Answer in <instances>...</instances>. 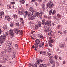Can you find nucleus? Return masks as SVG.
I'll list each match as a JSON object with an SVG mask.
<instances>
[{
    "label": "nucleus",
    "mask_w": 67,
    "mask_h": 67,
    "mask_svg": "<svg viewBox=\"0 0 67 67\" xmlns=\"http://www.w3.org/2000/svg\"><path fill=\"white\" fill-rule=\"evenodd\" d=\"M8 34V32H7L5 33V34L3 35L0 37V44H1L3 41H5L6 37H7V35Z\"/></svg>",
    "instance_id": "1"
},
{
    "label": "nucleus",
    "mask_w": 67,
    "mask_h": 67,
    "mask_svg": "<svg viewBox=\"0 0 67 67\" xmlns=\"http://www.w3.org/2000/svg\"><path fill=\"white\" fill-rule=\"evenodd\" d=\"M32 15L34 17H36V16L37 17L39 16V17L40 19L42 18V14L41 13H40L38 12L36 13V11H34L32 12Z\"/></svg>",
    "instance_id": "2"
},
{
    "label": "nucleus",
    "mask_w": 67,
    "mask_h": 67,
    "mask_svg": "<svg viewBox=\"0 0 67 67\" xmlns=\"http://www.w3.org/2000/svg\"><path fill=\"white\" fill-rule=\"evenodd\" d=\"M47 4V7L49 8H52L54 7V3L52 1L49 2Z\"/></svg>",
    "instance_id": "3"
},
{
    "label": "nucleus",
    "mask_w": 67,
    "mask_h": 67,
    "mask_svg": "<svg viewBox=\"0 0 67 67\" xmlns=\"http://www.w3.org/2000/svg\"><path fill=\"white\" fill-rule=\"evenodd\" d=\"M25 12V14H24V17H26V16H27L29 18V17L30 16V14H31V13H29L27 12V11H26Z\"/></svg>",
    "instance_id": "4"
},
{
    "label": "nucleus",
    "mask_w": 67,
    "mask_h": 67,
    "mask_svg": "<svg viewBox=\"0 0 67 67\" xmlns=\"http://www.w3.org/2000/svg\"><path fill=\"white\" fill-rule=\"evenodd\" d=\"M51 22L49 21H47L45 22V24L46 25L49 26H51Z\"/></svg>",
    "instance_id": "5"
},
{
    "label": "nucleus",
    "mask_w": 67,
    "mask_h": 67,
    "mask_svg": "<svg viewBox=\"0 0 67 67\" xmlns=\"http://www.w3.org/2000/svg\"><path fill=\"white\" fill-rule=\"evenodd\" d=\"M9 34H10L11 36H12V37H13L14 35L12 29H10L9 31Z\"/></svg>",
    "instance_id": "6"
},
{
    "label": "nucleus",
    "mask_w": 67,
    "mask_h": 67,
    "mask_svg": "<svg viewBox=\"0 0 67 67\" xmlns=\"http://www.w3.org/2000/svg\"><path fill=\"white\" fill-rule=\"evenodd\" d=\"M34 45L32 46L33 48H35V49H36L37 48H38V44L36 43H35Z\"/></svg>",
    "instance_id": "7"
},
{
    "label": "nucleus",
    "mask_w": 67,
    "mask_h": 67,
    "mask_svg": "<svg viewBox=\"0 0 67 67\" xmlns=\"http://www.w3.org/2000/svg\"><path fill=\"white\" fill-rule=\"evenodd\" d=\"M12 43V42L11 41H8L7 42V45L8 46L10 47L11 46V44Z\"/></svg>",
    "instance_id": "8"
},
{
    "label": "nucleus",
    "mask_w": 67,
    "mask_h": 67,
    "mask_svg": "<svg viewBox=\"0 0 67 67\" xmlns=\"http://www.w3.org/2000/svg\"><path fill=\"white\" fill-rule=\"evenodd\" d=\"M29 15H30V16L28 18H29L30 19V20H34V19H35V18H34L35 17L33 16H32V14H30Z\"/></svg>",
    "instance_id": "9"
},
{
    "label": "nucleus",
    "mask_w": 67,
    "mask_h": 67,
    "mask_svg": "<svg viewBox=\"0 0 67 67\" xmlns=\"http://www.w3.org/2000/svg\"><path fill=\"white\" fill-rule=\"evenodd\" d=\"M15 32L16 34L19 33V32H20V29L19 28H18L17 29H16L15 30Z\"/></svg>",
    "instance_id": "10"
},
{
    "label": "nucleus",
    "mask_w": 67,
    "mask_h": 67,
    "mask_svg": "<svg viewBox=\"0 0 67 67\" xmlns=\"http://www.w3.org/2000/svg\"><path fill=\"white\" fill-rule=\"evenodd\" d=\"M4 14V13L3 12H1L0 13V18H2V16Z\"/></svg>",
    "instance_id": "11"
},
{
    "label": "nucleus",
    "mask_w": 67,
    "mask_h": 67,
    "mask_svg": "<svg viewBox=\"0 0 67 67\" xmlns=\"http://www.w3.org/2000/svg\"><path fill=\"white\" fill-rule=\"evenodd\" d=\"M25 12L23 10L19 11L18 12V14H24Z\"/></svg>",
    "instance_id": "12"
},
{
    "label": "nucleus",
    "mask_w": 67,
    "mask_h": 67,
    "mask_svg": "<svg viewBox=\"0 0 67 67\" xmlns=\"http://www.w3.org/2000/svg\"><path fill=\"white\" fill-rule=\"evenodd\" d=\"M35 42L37 44H40V40L38 39H36L35 41Z\"/></svg>",
    "instance_id": "13"
},
{
    "label": "nucleus",
    "mask_w": 67,
    "mask_h": 67,
    "mask_svg": "<svg viewBox=\"0 0 67 67\" xmlns=\"http://www.w3.org/2000/svg\"><path fill=\"white\" fill-rule=\"evenodd\" d=\"M44 46V42H42L41 43L40 45H39V48H41L42 46Z\"/></svg>",
    "instance_id": "14"
},
{
    "label": "nucleus",
    "mask_w": 67,
    "mask_h": 67,
    "mask_svg": "<svg viewBox=\"0 0 67 67\" xmlns=\"http://www.w3.org/2000/svg\"><path fill=\"white\" fill-rule=\"evenodd\" d=\"M41 6L43 10L45 9V5L44 3H42V4Z\"/></svg>",
    "instance_id": "15"
},
{
    "label": "nucleus",
    "mask_w": 67,
    "mask_h": 67,
    "mask_svg": "<svg viewBox=\"0 0 67 67\" xmlns=\"http://www.w3.org/2000/svg\"><path fill=\"white\" fill-rule=\"evenodd\" d=\"M5 18L6 19H7V20L8 21H9L11 20V18H10V17L9 16H6Z\"/></svg>",
    "instance_id": "16"
},
{
    "label": "nucleus",
    "mask_w": 67,
    "mask_h": 67,
    "mask_svg": "<svg viewBox=\"0 0 67 67\" xmlns=\"http://www.w3.org/2000/svg\"><path fill=\"white\" fill-rule=\"evenodd\" d=\"M49 59L50 60H54V57H53V56H51L49 57Z\"/></svg>",
    "instance_id": "17"
},
{
    "label": "nucleus",
    "mask_w": 67,
    "mask_h": 67,
    "mask_svg": "<svg viewBox=\"0 0 67 67\" xmlns=\"http://www.w3.org/2000/svg\"><path fill=\"white\" fill-rule=\"evenodd\" d=\"M64 44H60V45H59V47H60V48H64Z\"/></svg>",
    "instance_id": "18"
},
{
    "label": "nucleus",
    "mask_w": 67,
    "mask_h": 67,
    "mask_svg": "<svg viewBox=\"0 0 67 67\" xmlns=\"http://www.w3.org/2000/svg\"><path fill=\"white\" fill-rule=\"evenodd\" d=\"M40 63L39 61V60H38V59L36 62V64H36V65H39V64H40Z\"/></svg>",
    "instance_id": "19"
},
{
    "label": "nucleus",
    "mask_w": 67,
    "mask_h": 67,
    "mask_svg": "<svg viewBox=\"0 0 67 67\" xmlns=\"http://www.w3.org/2000/svg\"><path fill=\"white\" fill-rule=\"evenodd\" d=\"M19 2L20 3H21L22 4H24L25 3V1L24 0H20Z\"/></svg>",
    "instance_id": "20"
},
{
    "label": "nucleus",
    "mask_w": 67,
    "mask_h": 67,
    "mask_svg": "<svg viewBox=\"0 0 67 67\" xmlns=\"http://www.w3.org/2000/svg\"><path fill=\"white\" fill-rule=\"evenodd\" d=\"M30 66H31L32 67H37V65L36 64H35L33 65V64H30Z\"/></svg>",
    "instance_id": "21"
},
{
    "label": "nucleus",
    "mask_w": 67,
    "mask_h": 67,
    "mask_svg": "<svg viewBox=\"0 0 67 67\" xmlns=\"http://www.w3.org/2000/svg\"><path fill=\"white\" fill-rule=\"evenodd\" d=\"M29 11L30 12H32L34 11V9L32 7L29 8Z\"/></svg>",
    "instance_id": "22"
},
{
    "label": "nucleus",
    "mask_w": 67,
    "mask_h": 67,
    "mask_svg": "<svg viewBox=\"0 0 67 67\" xmlns=\"http://www.w3.org/2000/svg\"><path fill=\"white\" fill-rule=\"evenodd\" d=\"M50 31V32L48 33L49 35H52V33L53 32V31H52V30H51Z\"/></svg>",
    "instance_id": "23"
},
{
    "label": "nucleus",
    "mask_w": 67,
    "mask_h": 67,
    "mask_svg": "<svg viewBox=\"0 0 67 67\" xmlns=\"http://www.w3.org/2000/svg\"><path fill=\"white\" fill-rule=\"evenodd\" d=\"M7 28V26L6 25H4L3 27V29L4 30H6Z\"/></svg>",
    "instance_id": "24"
},
{
    "label": "nucleus",
    "mask_w": 67,
    "mask_h": 67,
    "mask_svg": "<svg viewBox=\"0 0 67 67\" xmlns=\"http://www.w3.org/2000/svg\"><path fill=\"white\" fill-rule=\"evenodd\" d=\"M45 30H44V31L45 32H48V30H47V27H45Z\"/></svg>",
    "instance_id": "25"
},
{
    "label": "nucleus",
    "mask_w": 67,
    "mask_h": 67,
    "mask_svg": "<svg viewBox=\"0 0 67 67\" xmlns=\"http://www.w3.org/2000/svg\"><path fill=\"white\" fill-rule=\"evenodd\" d=\"M20 21L21 22V23H23V18H20Z\"/></svg>",
    "instance_id": "26"
},
{
    "label": "nucleus",
    "mask_w": 67,
    "mask_h": 67,
    "mask_svg": "<svg viewBox=\"0 0 67 67\" xmlns=\"http://www.w3.org/2000/svg\"><path fill=\"white\" fill-rule=\"evenodd\" d=\"M15 52H14L13 54V57L14 58H15Z\"/></svg>",
    "instance_id": "27"
},
{
    "label": "nucleus",
    "mask_w": 67,
    "mask_h": 67,
    "mask_svg": "<svg viewBox=\"0 0 67 67\" xmlns=\"http://www.w3.org/2000/svg\"><path fill=\"white\" fill-rule=\"evenodd\" d=\"M42 23L43 24H45V19H44L42 20Z\"/></svg>",
    "instance_id": "28"
},
{
    "label": "nucleus",
    "mask_w": 67,
    "mask_h": 67,
    "mask_svg": "<svg viewBox=\"0 0 67 67\" xmlns=\"http://www.w3.org/2000/svg\"><path fill=\"white\" fill-rule=\"evenodd\" d=\"M49 43H54V41L53 39L49 41Z\"/></svg>",
    "instance_id": "29"
},
{
    "label": "nucleus",
    "mask_w": 67,
    "mask_h": 67,
    "mask_svg": "<svg viewBox=\"0 0 67 67\" xmlns=\"http://www.w3.org/2000/svg\"><path fill=\"white\" fill-rule=\"evenodd\" d=\"M50 62L51 64H52L53 63H54V60H50Z\"/></svg>",
    "instance_id": "30"
},
{
    "label": "nucleus",
    "mask_w": 67,
    "mask_h": 67,
    "mask_svg": "<svg viewBox=\"0 0 67 67\" xmlns=\"http://www.w3.org/2000/svg\"><path fill=\"white\" fill-rule=\"evenodd\" d=\"M52 14L54 15L56 14V11L54 10L53 11L52 13Z\"/></svg>",
    "instance_id": "31"
},
{
    "label": "nucleus",
    "mask_w": 67,
    "mask_h": 67,
    "mask_svg": "<svg viewBox=\"0 0 67 67\" xmlns=\"http://www.w3.org/2000/svg\"><path fill=\"white\" fill-rule=\"evenodd\" d=\"M60 16H61V15L60 14H58L57 15V17L58 18H60Z\"/></svg>",
    "instance_id": "32"
},
{
    "label": "nucleus",
    "mask_w": 67,
    "mask_h": 67,
    "mask_svg": "<svg viewBox=\"0 0 67 67\" xmlns=\"http://www.w3.org/2000/svg\"><path fill=\"white\" fill-rule=\"evenodd\" d=\"M47 55L48 56H50L51 55V53H49V52H48L47 53Z\"/></svg>",
    "instance_id": "33"
},
{
    "label": "nucleus",
    "mask_w": 67,
    "mask_h": 67,
    "mask_svg": "<svg viewBox=\"0 0 67 67\" xmlns=\"http://www.w3.org/2000/svg\"><path fill=\"white\" fill-rule=\"evenodd\" d=\"M60 27V25H59L57 26V29H59Z\"/></svg>",
    "instance_id": "34"
},
{
    "label": "nucleus",
    "mask_w": 67,
    "mask_h": 67,
    "mask_svg": "<svg viewBox=\"0 0 67 67\" xmlns=\"http://www.w3.org/2000/svg\"><path fill=\"white\" fill-rule=\"evenodd\" d=\"M39 37L40 38H43V35H40Z\"/></svg>",
    "instance_id": "35"
},
{
    "label": "nucleus",
    "mask_w": 67,
    "mask_h": 67,
    "mask_svg": "<svg viewBox=\"0 0 67 67\" xmlns=\"http://www.w3.org/2000/svg\"><path fill=\"white\" fill-rule=\"evenodd\" d=\"M7 7L8 8V9H11V6H10V5H8L7 6Z\"/></svg>",
    "instance_id": "36"
},
{
    "label": "nucleus",
    "mask_w": 67,
    "mask_h": 67,
    "mask_svg": "<svg viewBox=\"0 0 67 67\" xmlns=\"http://www.w3.org/2000/svg\"><path fill=\"white\" fill-rule=\"evenodd\" d=\"M38 24H39V27L41 26V24H42V23H41V22H39Z\"/></svg>",
    "instance_id": "37"
},
{
    "label": "nucleus",
    "mask_w": 67,
    "mask_h": 67,
    "mask_svg": "<svg viewBox=\"0 0 67 67\" xmlns=\"http://www.w3.org/2000/svg\"><path fill=\"white\" fill-rule=\"evenodd\" d=\"M52 12V10H51L50 11H49V13L50 15H51V14Z\"/></svg>",
    "instance_id": "38"
},
{
    "label": "nucleus",
    "mask_w": 67,
    "mask_h": 67,
    "mask_svg": "<svg viewBox=\"0 0 67 67\" xmlns=\"http://www.w3.org/2000/svg\"><path fill=\"white\" fill-rule=\"evenodd\" d=\"M39 60V61L40 62H41V63H42L43 62V60L42 59H38Z\"/></svg>",
    "instance_id": "39"
},
{
    "label": "nucleus",
    "mask_w": 67,
    "mask_h": 67,
    "mask_svg": "<svg viewBox=\"0 0 67 67\" xmlns=\"http://www.w3.org/2000/svg\"><path fill=\"white\" fill-rule=\"evenodd\" d=\"M17 15H16L15 14L14 16V18L15 19H16L17 18Z\"/></svg>",
    "instance_id": "40"
},
{
    "label": "nucleus",
    "mask_w": 67,
    "mask_h": 67,
    "mask_svg": "<svg viewBox=\"0 0 67 67\" xmlns=\"http://www.w3.org/2000/svg\"><path fill=\"white\" fill-rule=\"evenodd\" d=\"M43 54L44 55H45L46 54V51H44L43 52Z\"/></svg>",
    "instance_id": "41"
},
{
    "label": "nucleus",
    "mask_w": 67,
    "mask_h": 67,
    "mask_svg": "<svg viewBox=\"0 0 67 67\" xmlns=\"http://www.w3.org/2000/svg\"><path fill=\"white\" fill-rule=\"evenodd\" d=\"M63 32L65 33H67V30H65L63 31Z\"/></svg>",
    "instance_id": "42"
},
{
    "label": "nucleus",
    "mask_w": 67,
    "mask_h": 67,
    "mask_svg": "<svg viewBox=\"0 0 67 67\" xmlns=\"http://www.w3.org/2000/svg\"><path fill=\"white\" fill-rule=\"evenodd\" d=\"M47 30H48V31H50L51 30V29L50 28V27H47Z\"/></svg>",
    "instance_id": "43"
},
{
    "label": "nucleus",
    "mask_w": 67,
    "mask_h": 67,
    "mask_svg": "<svg viewBox=\"0 0 67 67\" xmlns=\"http://www.w3.org/2000/svg\"><path fill=\"white\" fill-rule=\"evenodd\" d=\"M49 46H50V47H52L53 46V45L50 43H49Z\"/></svg>",
    "instance_id": "44"
},
{
    "label": "nucleus",
    "mask_w": 67,
    "mask_h": 67,
    "mask_svg": "<svg viewBox=\"0 0 67 67\" xmlns=\"http://www.w3.org/2000/svg\"><path fill=\"white\" fill-rule=\"evenodd\" d=\"M54 58L55 59L57 60V58H58V57H57V56H56L55 55L54 56Z\"/></svg>",
    "instance_id": "45"
},
{
    "label": "nucleus",
    "mask_w": 67,
    "mask_h": 67,
    "mask_svg": "<svg viewBox=\"0 0 67 67\" xmlns=\"http://www.w3.org/2000/svg\"><path fill=\"white\" fill-rule=\"evenodd\" d=\"M40 67H43V64H41L40 65Z\"/></svg>",
    "instance_id": "46"
},
{
    "label": "nucleus",
    "mask_w": 67,
    "mask_h": 67,
    "mask_svg": "<svg viewBox=\"0 0 67 67\" xmlns=\"http://www.w3.org/2000/svg\"><path fill=\"white\" fill-rule=\"evenodd\" d=\"M10 26H11L12 27H13V25L12 23L10 24Z\"/></svg>",
    "instance_id": "47"
},
{
    "label": "nucleus",
    "mask_w": 67,
    "mask_h": 67,
    "mask_svg": "<svg viewBox=\"0 0 67 67\" xmlns=\"http://www.w3.org/2000/svg\"><path fill=\"white\" fill-rule=\"evenodd\" d=\"M43 67H47V65L45 64H43Z\"/></svg>",
    "instance_id": "48"
},
{
    "label": "nucleus",
    "mask_w": 67,
    "mask_h": 67,
    "mask_svg": "<svg viewBox=\"0 0 67 67\" xmlns=\"http://www.w3.org/2000/svg\"><path fill=\"white\" fill-rule=\"evenodd\" d=\"M11 3L13 4H14L15 3V2H11Z\"/></svg>",
    "instance_id": "49"
},
{
    "label": "nucleus",
    "mask_w": 67,
    "mask_h": 67,
    "mask_svg": "<svg viewBox=\"0 0 67 67\" xmlns=\"http://www.w3.org/2000/svg\"><path fill=\"white\" fill-rule=\"evenodd\" d=\"M31 2H36V0H31Z\"/></svg>",
    "instance_id": "50"
},
{
    "label": "nucleus",
    "mask_w": 67,
    "mask_h": 67,
    "mask_svg": "<svg viewBox=\"0 0 67 67\" xmlns=\"http://www.w3.org/2000/svg\"><path fill=\"white\" fill-rule=\"evenodd\" d=\"M19 23H16V26H19Z\"/></svg>",
    "instance_id": "51"
},
{
    "label": "nucleus",
    "mask_w": 67,
    "mask_h": 67,
    "mask_svg": "<svg viewBox=\"0 0 67 67\" xmlns=\"http://www.w3.org/2000/svg\"><path fill=\"white\" fill-rule=\"evenodd\" d=\"M8 50H9V49H12V48H11V47H8Z\"/></svg>",
    "instance_id": "52"
},
{
    "label": "nucleus",
    "mask_w": 67,
    "mask_h": 67,
    "mask_svg": "<svg viewBox=\"0 0 67 67\" xmlns=\"http://www.w3.org/2000/svg\"><path fill=\"white\" fill-rule=\"evenodd\" d=\"M65 63H66V62H65V61H63V65H64V64H65Z\"/></svg>",
    "instance_id": "53"
},
{
    "label": "nucleus",
    "mask_w": 67,
    "mask_h": 67,
    "mask_svg": "<svg viewBox=\"0 0 67 67\" xmlns=\"http://www.w3.org/2000/svg\"><path fill=\"white\" fill-rule=\"evenodd\" d=\"M48 50L49 52H51V51H52V49L49 48L48 49Z\"/></svg>",
    "instance_id": "54"
},
{
    "label": "nucleus",
    "mask_w": 67,
    "mask_h": 67,
    "mask_svg": "<svg viewBox=\"0 0 67 67\" xmlns=\"http://www.w3.org/2000/svg\"><path fill=\"white\" fill-rule=\"evenodd\" d=\"M35 27L36 28H37V27H38V26L37 25H35Z\"/></svg>",
    "instance_id": "55"
},
{
    "label": "nucleus",
    "mask_w": 67,
    "mask_h": 67,
    "mask_svg": "<svg viewBox=\"0 0 67 67\" xmlns=\"http://www.w3.org/2000/svg\"><path fill=\"white\" fill-rule=\"evenodd\" d=\"M39 53L40 54H42V51H41L39 52Z\"/></svg>",
    "instance_id": "56"
},
{
    "label": "nucleus",
    "mask_w": 67,
    "mask_h": 67,
    "mask_svg": "<svg viewBox=\"0 0 67 67\" xmlns=\"http://www.w3.org/2000/svg\"><path fill=\"white\" fill-rule=\"evenodd\" d=\"M3 60H7V59L5 58H3Z\"/></svg>",
    "instance_id": "57"
},
{
    "label": "nucleus",
    "mask_w": 67,
    "mask_h": 67,
    "mask_svg": "<svg viewBox=\"0 0 67 67\" xmlns=\"http://www.w3.org/2000/svg\"><path fill=\"white\" fill-rule=\"evenodd\" d=\"M50 40H52V37H49V38Z\"/></svg>",
    "instance_id": "58"
},
{
    "label": "nucleus",
    "mask_w": 67,
    "mask_h": 67,
    "mask_svg": "<svg viewBox=\"0 0 67 67\" xmlns=\"http://www.w3.org/2000/svg\"><path fill=\"white\" fill-rule=\"evenodd\" d=\"M15 47H18V46L17 44H15Z\"/></svg>",
    "instance_id": "59"
},
{
    "label": "nucleus",
    "mask_w": 67,
    "mask_h": 67,
    "mask_svg": "<svg viewBox=\"0 0 67 67\" xmlns=\"http://www.w3.org/2000/svg\"><path fill=\"white\" fill-rule=\"evenodd\" d=\"M52 25H53V26H54L55 25V24L53 23H52Z\"/></svg>",
    "instance_id": "60"
},
{
    "label": "nucleus",
    "mask_w": 67,
    "mask_h": 67,
    "mask_svg": "<svg viewBox=\"0 0 67 67\" xmlns=\"http://www.w3.org/2000/svg\"><path fill=\"white\" fill-rule=\"evenodd\" d=\"M6 50H4V53H6Z\"/></svg>",
    "instance_id": "61"
},
{
    "label": "nucleus",
    "mask_w": 67,
    "mask_h": 67,
    "mask_svg": "<svg viewBox=\"0 0 67 67\" xmlns=\"http://www.w3.org/2000/svg\"><path fill=\"white\" fill-rule=\"evenodd\" d=\"M30 37L31 38L33 39V40H34V38H33V37H32V36H31Z\"/></svg>",
    "instance_id": "62"
},
{
    "label": "nucleus",
    "mask_w": 67,
    "mask_h": 67,
    "mask_svg": "<svg viewBox=\"0 0 67 67\" xmlns=\"http://www.w3.org/2000/svg\"><path fill=\"white\" fill-rule=\"evenodd\" d=\"M59 59H60V60H61L62 59V58H61V57H59Z\"/></svg>",
    "instance_id": "63"
},
{
    "label": "nucleus",
    "mask_w": 67,
    "mask_h": 67,
    "mask_svg": "<svg viewBox=\"0 0 67 67\" xmlns=\"http://www.w3.org/2000/svg\"><path fill=\"white\" fill-rule=\"evenodd\" d=\"M0 67H2V65H0Z\"/></svg>",
    "instance_id": "64"
}]
</instances>
